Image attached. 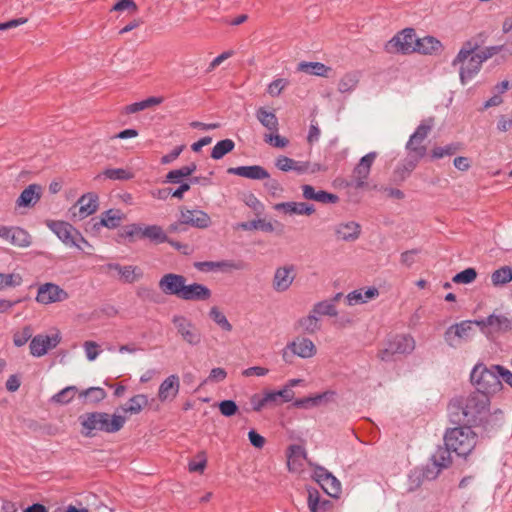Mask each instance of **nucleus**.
Here are the masks:
<instances>
[{
    "label": "nucleus",
    "instance_id": "6e6552de",
    "mask_svg": "<svg viewBox=\"0 0 512 512\" xmlns=\"http://www.w3.org/2000/svg\"><path fill=\"white\" fill-rule=\"evenodd\" d=\"M316 354L317 347L314 342L303 336H298L288 342L281 351L282 359L286 363H291L293 356H297L302 359H310Z\"/></svg>",
    "mask_w": 512,
    "mask_h": 512
},
{
    "label": "nucleus",
    "instance_id": "7ed1b4c3",
    "mask_svg": "<svg viewBox=\"0 0 512 512\" xmlns=\"http://www.w3.org/2000/svg\"><path fill=\"white\" fill-rule=\"evenodd\" d=\"M85 437H93L96 431L116 433L126 423V417L122 415H110L105 412L85 413L79 417Z\"/></svg>",
    "mask_w": 512,
    "mask_h": 512
},
{
    "label": "nucleus",
    "instance_id": "412c9836",
    "mask_svg": "<svg viewBox=\"0 0 512 512\" xmlns=\"http://www.w3.org/2000/svg\"><path fill=\"white\" fill-rule=\"evenodd\" d=\"M185 282L186 278L183 275L167 273L160 278L158 287L163 294L180 298Z\"/></svg>",
    "mask_w": 512,
    "mask_h": 512
},
{
    "label": "nucleus",
    "instance_id": "6ab92c4d",
    "mask_svg": "<svg viewBox=\"0 0 512 512\" xmlns=\"http://www.w3.org/2000/svg\"><path fill=\"white\" fill-rule=\"evenodd\" d=\"M180 386V377L177 374L167 376L158 387V401L161 403L173 402L179 394Z\"/></svg>",
    "mask_w": 512,
    "mask_h": 512
},
{
    "label": "nucleus",
    "instance_id": "423d86ee",
    "mask_svg": "<svg viewBox=\"0 0 512 512\" xmlns=\"http://www.w3.org/2000/svg\"><path fill=\"white\" fill-rule=\"evenodd\" d=\"M415 349V340L409 334H396L390 336L382 349L378 352L381 361L389 362L395 355L410 354Z\"/></svg>",
    "mask_w": 512,
    "mask_h": 512
},
{
    "label": "nucleus",
    "instance_id": "9b49d317",
    "mask_svg": "<svg viewBox=\"0 0 512 512\" xmlns=\"http://www.w3.org/2000/svg\"><path fill=\"white\" fill-rule=\"evenodd\" d=\"M172 323L181 339L190 346H198L202 342V334L196 325L184 315H174Z\"/></svg>",
    "mask_w": 512,
    "mask_h": 512
},
{
    "label": "nucleus",
    "instance_id": "680f3d73",
    "mask_svg": "<svg viewBox=\"0 0 512 512\" xmlns=\"http://www.w3.org/2000/svg\"><path fill=\"white\" fill-rule=\"evenodd\" d=\"M287 79L278 78L273 80L267 87V93L272 97H277L288 86Z\"/></svg>",
    "mask_w": 512,
    "mask_h": 512
},
{
    "label": "nucleus",
    "instance_id": "4c0bfd02",
    "mask_svg": "<svg viewBox=\"0 0 512 512\" xmlns=\"http://www.w3.org/2000/svg\"><path fill=\"white\" fill-rule=\"evenodd\" d=\"M256 118L269 131H278L279 122L276 115L273 112H269L265 108L260 107L256 111Z\"/></svg>",
    "mask_w": 512,
    "mask_h": 512
},
{
    "label": "nucleus",
    "instance_id": "9d476101",
    "mask_svg": "<svg viewBox=\"0 0 512 512\" xmlns=\"http://www.w3.org/2000/svg\"><path fill=\"white\" fill-rule=\"evenodd\" d=\"M416 34L414 29L405 28L385 44V51L390 54H411L415 52Z\"/></svg>",
    "mask_w": 512,
    "mask_h": 512
},
{
    "label": "nucleus",
    "instance_id": "3c124183",
    "mask_svg": "<svg viewBox=\"0 0 512 512\" xmlns=\"http://www.w3.org/2000/svg\"><path fill=\"white\" fill-rule=\"evenodd\" d=\"M433 124L434 122L432 118L423 120L416 128L415 132L410 136V144L412 145L415 139L424 141L432 130Z\"/></svg>",
    "mask_w": 512,
    "mask_h": 512
},
{
    "label": "nucleus",
    "instance_id": "09e8293b",
    "mask_svg": "<svg viewBox=\"0 0 512 512\" xmlns=\"http://www.w3.org/2000/svg\"><path fill=\"white\" fill-rule=\"evenodd\" d=\"M450 451L451 449H448V447L438 448L432 456L434 466L439 469L449 467L452 462Z\"/></svg>",
    "mask_w": 512,
    "mask_h": 512
},
{
    "label": "nucleus",
    "instance_id": "c9c22d12",
    "mask_svg": "<svg viewBox=\"0 0 512 512\" xmlns=\"http://www.w3.org/2000/svg\"><path fill=\"white\" fill-rule=\"evenodd\" d=\"M298 70L305 72L310 75L320 76V77H329L330 72L332 71L331 67L326 66L320 62H300L298 64Z\"/></svg>",
    "mask_w": 512,
    "mask_h": 512
},
{
    "label": "nucleus",
    "instance_id": "5701e85b",
    "mask_svg": "<svg viewBox=\"0 0 512 512\" xmlns=\"http://www.w3.org/2000/svg\"><path fill=\"white\" fill-rule=\"evenodd\" d=\"M424 141L415 139L412 145L410 139L406 143L405 149L407 151V158L404 167L408 172H411L419 163V161L426 155L427 149L423 144Z\"/></svg>",
    "mask_w": 512,
    "mask_h": 512
},
{
    "label": "nucleus",
    "instance_id": "7c9ffc66",
    "mask_svg": "<svg viewBox=\"0 0 512 512\" xmlns=\"http://www.w3.org/2000/svg\"><path fill=\"white\" fill-rule=\"evenodd\" d=\"M334 396H335V392L325 391V392L317 394L315 396L297 399L294 401L293 405L296 408L309 409V408H313V407H318L324 403L331 401Z\"/></svg>",
    "mask_w": 512,
    "mask_h": 512
},
{
    "label": "nucleus",
    "instance_id": "338daca9",
    "mask_svg": "<svg viewBox=\"0 0 512 512\" xmlns=\"http://www.w3.org/2000/svg\"><path fill=\"white\" fill-rule=\"evenodd\" d=\"M125 10L131 13H136L138 11V6L134 0H118L111 8V11L117 12H122Z\"/></svg>",
    "mask_w": 512,
    "mask_h": 512
},
{
    "label": "nucleus",
    "instance_id": "37998d69",
    "mask_svg": "<svg viewBox=\"0 0 512 512\" xmlns=\"http://www.w3.org/2000/svg\"><path fill=\"white\" fill-rule=\"evenodd\" d=\"M297 325L304 332L314 334L320 329L319 317L311 311L309 315L300 318Z\"/></svg>",
    "mask_w": 512,
    "mask_h": 512
},
{
    "label": "nucleus",
    "instance_id": "bf43d9fd",
    "mask_svg": "<svg viewBox=\"0 0 512 512\" xmlns=\"http://www.w3.org/2000/svg\"><path fill=\"white\" fill-rule=\"evenodd\" d=\"M369 172L361 168L358 164L353 170L352 174V185L356 188H362L366 185V181L369 176Z\"/></svg>",
    "mask_w": 512,
    "mask_h": 512
},
{
    "label": "nucleus",
    "instance_id": "f257e3e1",
    "mask_svg": "<svg viewBox=\"0 0 512 512\" xmlns=\"http://www.w3.org/2000/svg\"><path fill=\"white\" fill-rule=\"evenodd\" d=\"M448 412L453 423L486 427L492 416L490 398L481 392L455 397L448 405Z\"/></svg>",
    "mask_w": 512,
    "mask_h": 512
},
{
    "label": "nucleus",
    "instance_id": "79ce46f5",
    "mask_svg": "<svg viewBox=\"0 0 512 512\" xmlns=\"http://www.w3.org/2000/svg\"><path fill=\"white\" fill-rule=\"evenodd\" d=\"M142 237L156 243H164L168 241V237L163 228L159 225L143 226Z\"/></svg>",
    "mask_w": 512,
    "mask_h": 512
},
{
    "label": "nucleus",
    "instance_id": "f03ea898",
    "mask_svg": "<svg viewBox=\"0 0 512 512\" xmlns=\"http://www.w3.org/2000/svg\"><path fill=\"white\" fill-rule=\"evenodd\" d=\"M478 45L473 41H466L452 61V66H459L460 81L464 85L473 79L481 70L483 62L490 58L495 48L475 52Z\"/></svg>",
    "mask_w": 512,
    "mask_h": 512
},
{
    "label": "nucleus",
    "instance_id": "2eb2a0df",
    "mask_svg": "<svg viewBox=\"0 0 512 512\" xmlns=\"http://www.w3.org/2000/svg\"><path fill=\"white\" fill-rule=\"evenodd\" d=\"M68 297V293L57 284L45 283L38 287L36 301L43 305H49L65 301Z\"/></svg>",
    "mask_w": 512,
    "mask_h": 512
},
{
    "label": "nucleus",
    "instance_id": "aec40b11",
    "mask_svg": "<svg viewBox=\"0 0 512 512\" xmlns=\"http://www.w3.org/2000/svg\"><path fill=\"white\" fill-rule=\"evenodd\" d=\"M314 479L329 496L338 497L341 493L340 481L325 468L317 467L314 470Z\"/></svg>",
    "mask_w": 512,
    "mask_h": 512
},
{
    "label": "nucleus",
    "instance_id": "473e14b6",
    "mask_svg": "<svg viewBox=\"0 0 512 512\" xmlns=\"http://www.w3.org/2000/svg\"><path fill=\"white\" fill-rule=\"evenodd\" d=\"M195 267L202 272H216V271H229L237 270L240 265L233 261L222 260V261H203L195 263Z\"/></svg>",
    "mask_w": 512,
    "mask_h": 512
},
{
    "label": "nucleus",
    "instance_id": "f3484780",
    "mask_svg": "<svg viewBox=\"0 0 512 512\" xmlns=\"http://www.w3.org/2000/svg\"><path fill=\"white\" fill-rule=\"evenodd\" d=\"M475 321H462L450 326L445 332V341L451 347H456L460 340H468L472 336Z\"/></svg>",
    "mask_w": 512,
    "mask_h": 512
},
{
    "label": "nucleus",
    "instance_id": "864d4df0",
    "mask_svg": "<svg viewBox=\"0 0 512 512\" xmlns=\"http://www.w3.org/2000/svg\"><path fill=\"white\" fill-rule=\"evenodd\" d=\"M106 178L111 180H130L134 177V174L128 170L123 168H109L103 172Z\"/></svg>",
    "mask_w": 512,
    "mask_h": 512
},
{
    "label": "nucleus",
    "instance_id": "ea45409f",
    "mask_svg": "<svg viewBox=\"0 0 512 512\" xmlns=\"http://www.w3.org/2000/svg\"><path fill=\"white\" fill-rule=\"evenodd\" d=\"M197 169L195 163L183 166L179 169L171 170L166 175V181L169 183H181L182 179L192 175Z\"/></svg>",
    "mask_w": 512,
    "mask_h": 512
},
{
    "label": "nucleus",
    "instance_id": "ddd939ff",
    "mask_svg": "<svg viewBox=\"0 0 512 512\" xmlns=\"http://www.w3.org/2000/svg\"><path fill=\"white\" fill-rule=\"evenodd\" d=\"M99 208V197L96 193L89 192L83 194L76 205L69 209L71 219L83 220L93 215Z\"/></svg>",
    "mask_w": 512,
    "mask_h": 512
},
{
    "label": "nucleus",
    "instance_id": "e2e57ef3",
    "mask_svg": "<svg viewBox=\"0 0 512 512\" xmlns=\"http://www.w3.org/2000/svg\"><path fill=\"white\" fill-rule=\"evenodd\" d=\"M207 465V458L204 452L197 454L195 459L189 462L188 468L190 472L203 473Z\"/></svg>",
    "mask_w": 512,
    "mask_h": 512
},
{
    "label": "nucleus",
    "instance_id": "c85d7f7f",
    "mask_svg": "<svg viewBox=\"0 0 512 512\" xmlns=\"http://www.w3.org/2000/svg\"><path fill=\"white\" fill-rule=\"evenodd\" d=\"M334 233L338 240L352 242L359 238L361 227L355 221L342 222L334 227Z\"/></svg>",
    "mask_w": 512,
    "mask_h": 512
},
{
    "label": "nucleus",
    "instance_id": "f704fd0d",
    "mask_svg": "<svg viewBox=\"0 0 512 512\" xmlns=\"http://www.w3.org/2000/svg\"><path fill=\"white\" fill-rule=\"evenodd\" d=\"M109 268L117 271L118 274L128 283H133L143 276L141 269L132 265L121 266L119 264H110Z\"/></svg>",
    "mask_w": 512,
    "mask_h": 512
},
{
    "label": "nucleus",
    "instance_id": "58836bf2",
    "mask_svg": "<svg viewBox=\"0 0 512 512\" xmlns=\"http://www.w3.org/2000/svg\"><path fill=\"white\" fill-rule=\"evenodd\" d=\"M209 318L224 332H231L233 329L232 324L227 319L224 312L217 306H212L208 312Z\"/></svg>",
    "mask_w": 512,
    "mask_h": 512
},
{
    "label": "nucleus",
    "instance_id": "39448f33",
    "mask_svg": "<svg viewBox=\"0 0 512 512\" xmlns=\"http://www.w3.org/2000/svg\"><path fill=\"white\" fill-rule=\"evenodd\" d=\"M470 379L477 389L475 392H481L487 396L489 394H496L503 388L495 365L488 368L482 363L476 364L471 372Z\"/></svg>",
    "mask_w": 512,
    "mask_h": 512
},
{
    "label": "nucleus",
    "instance_id": "8fccbe9b",
    "mask_svg": "<svg viewBox=\"0 0 512 512\" xmlns=\"http://www.w3.org/2000/svg\"><path fill=\"white\" fill-rule=\"evenodd\" d=\"M312 312H314V314H316L318 317L319 316L334 317V316H337V314H338L336 305L333 303V301H329V300H323V301L316 303L312 308Z\"/></svg>",
    "mask_w": 512,
    "mask_h": 512
},
{
    "label": "nucleus",
    "instance_id": "cd10ccee",
    "mask_svg": "<svg viewBox=\"0 0 512 512\" xmlns=\"http://www.w3.org/2000/svg\"><path fill=\"white\" fill-rule=\"evenodd\" d=\"M306 462V451L300 445H291L287 454V466L290 472L301 473Z\"/></svg>",
    "mask_w": 512,
    "mask_h": 512
},
{
    "label": "nucleus",
    "instance_id": "4468645a",
    "mask_svg": "<svg viewBox=\"0 0 512 512\" xmlns=\"http://www.w3.org/2000/svg\"><path fill=\"white\" fill-rule=\"evenodd\" d=\"M61 341V334L56 330L52 335L38 334L34 336L29 344L30 354L34 357H42L49 350L55 348Z\"/></svg>",
    "mask_w": 512,
    "mask_h": 512
},
{
    "label": "nucleus",
    "instance_id": "49530a36",
    "mask_svg": "<svg viewBox=\"0 0 512 512\" xmlns=\"http://www.w3.org/2000/svg\"><path fill=\"white\" fill-rule=\"evenodd\" d=\"M512 281V268L503 266L491 274V282L495 287L503 286Z\"/></svg>",
    "mask_w": 512,
    "mask_h": 512
},
{
    "label": "nucleus",
    "instance_id": "e433bc0d",
    "mask_svg": "<svg viewBox=\"0 0 512 512\" xmlns=\"http://www.w3.org/2000/svg\"><path fill=\"white\" fill-rule=\"evenodd\" d=\"M148 403L149 399L146 394H137L128 400L126 405L122 407V411L132 415L139 414Z\"/></svg>",
    "mask_w": 512,
    "mask_h": 512
},
{
    "label": "nucleus",
    "instance_id": "4d7b16f0",
    "mask_svg": "<svg viewBox=\"0 0 512 512\" xmlns=\"http://www.w3.org/2000/svg\"><path fill=\"white\" fill-rule=\"evenodd\" d=\"M459 149L457 144H448L443 147H435L431 150V158L432 159H441L445 156L454 155Z\"/></svg>",
    "mask_w": 512,
    "mask_h": 512
},
{
    "label": "nucleus",
    "instance_id": "052dcab7",
    "mask_svg": "<svg viewBox=\"0 0 512 512\" xmlns=\"http://www.w3.org/2000/svg\"><path fill=\"white\" fill-rule=\"evenodd\" d=\"M81 396L86 397L91 403H98L106 397V392L100 387H91L81 393Z\"/></svg>",
    "mask_w": 512,
    "mask_h": 512
},
{
    "label": "nucleus",
    "instance_id": "6e6d98bb",
    "mask_svg": "<svg viewBox=\"0 0 512 512\" xmlns=\"http://www.w3.org/2000/svg\"><path fill=\"white\" fill-rule=\"evenodd\" d=\"M477 278V272L474 268H467L453 277V282L457 284H470Z\"/></svg>",
    "mask_w": 512,
    "mask_h": 512
},
{
    "label": "nucleus",
    "instance_id": "a19ab883",
    "mask_svg": "<svg viewBox=\"0 0 512 512\" xmlns=\"http://www.w3.org/2000/svg\"><path fill=\"white\" fill-rule=\"evenodd\" d=\"M359 83L358 72H348L344 74L338 82V91L340 93H350L355 90Z\"/></svg>",
    "mask_w": 512,
    "mask_h": 512
},
{
    "label": "nucleus",
    "instance_id": "20e7f679",
    "mask_svg": "<svg viewBox=\"0 0 512 512\" xmlns=\"http://www.w3.org/2000/svg\"><path fill=\"white\" fill-rule=\"evenodd\" d=\"M445 445L458 456L466 458L475 449L478 435L471 427L459 426L447 430L444 436Z\"/></svg>",
    "mask_w": 512,
    "mask_h": 512
},
{
    "label": "nucleus",
    "instance_id": "c756f323",
    "mask_svg": "<svg viewBox=\"0 0 512 512\" xmlns=\"http://www.w3.org/2000/svg\"><path fill=\"white\" fill-rule=\"evenodd\" d=\"M227 172L232 175H237L240 177L253 180H262L269 178L268 171L259 165L231 167L228 168Z\"/></svg>",
    "mask_w": 512,
    "mask_h": 512
},
{
    "label": "nucleus",
    "instance_id": "a18cd8bd",
    "mask_svg": "<svg viewBox=\"0 0 512 512\" xmlns=\"http://www.w3.org/2000/svg\"><path fill=\"white\" fill-rule=\"evenodd\" d=\"M329 505V501L320 499L319 492L316 489L308 490V507L311 512L325 511Z\"/></svg>",
    "mask_w": 512,
    "mask_h": 512
},
{
    "label": "nucleus",
    "instance_id": "1a4fd4ad",
    "mask_svg": "<svg viewBox=\"0 0 512 512\" xmlns=\"http://www.w3.org/2000/svg\"><path fill=\"white\" fill-rule=\"evenodd\" d=\"M475 325L488 338H493L494 336L496 337L511 331L512 319L502 313H493L484 319L475 320Z\"/></svg>",
    "mask_w": 512,
    "mask_h": 512
},
{
    "label": "nucleus",
    "instance_id": "a878e982",
    "mask_svg": "<svg viewBox=\"0 0 512 512\" xmlns=\"http://www.w3.org/2000/svg\"><path fill=\"white\" fill-rule=\"evenodd\" d=\"M210 297L211 290L207 286L200 283L186 284L185 282L179 299L185 301H206Z\"/></svg>",
    "mask_w": 512,
    "mask_h": 512
},
{
    "label": "nucleus",
    "instance_id": "a211bd4d",
    "mask_svg": "<svg viewBox=\"0 0 512 512\" xmlns=\"http://www.w3.org/2000/svg\"><path fill=\"white\" fill-rule=\"evenodd\" d=\"M180 224L198 229H206L211 226V217L203 210L182 208L180 210Z\"/></svg>",
    "mask_w": 512,
    "mask_h": 512
},
{
    "label": "nucleus",
    "instance_id": "b1692460",
    "mask_svg": "<svg viewBox=\"0 0 512 512\" xmlns=\"http://www.w3.org/2000/svg\"><path fill=\"white\" fill-rule=\"evenodd\" d=\"M379 294V290L376 287L355 289L345 296V303L348 306L366 304L376 299Z\"/></svg>",
    "mask_w": 512,
    "mask_h": 512
},
{
    "label": "nucleus",
    "instance_id": "bb28decb",
    "mask_svg": "<svg viewBox=\"0 0 512 512\" xmlns=\"http://www.w3.org/2000/svg\"><path fill=\"white\" fill-rule=\"evenodd\" d=\"M126 219V215L119 209H109L104 211L99 221L95 222L93 227L100 230L102 227L116 229Z\"/></svg>",
    "mask_w": 512,
    "mask_h": 512
},
{
    "label": "nucleus",
    "instance_id": "f8f14e48",
    "mask_svg": "<svg viewBox=\"0 0 512 512\" xmlns=\"http://www.w3.org/2000/svg\"><path fill=\"white\" fill-rule=\"evenodd\" d=\"M296 275V266L294 264L286 263L276 267L271 281L273 290L277 293L288 291L293 285Z\"/></svg>",
    "mask_w": 512,
    "mask_h": 512
},
{
    "label": "nucleus",
    "instance_id": "4be33fe9",
    "mask_svg": "<svg viewBox=\"0 0 512 512\" xmlns=\"http://www.w3.org/2000/svg\"><path fill=\"white\" fill-rule=\"evenodd\" d=\"M275 166L283 172L295 171L299 174L307 172L315 173L321 170V166L319 164H314L310 167L308 162L295 161L287 156L278 157L275 161Z\"/></svg>",
    "mask_w": 512,
    "mask_h": 512
},
{
    "label": "nucleus",
    "instance_id": "13d9d810",
    "mask_svg": "<svg viewBox=\"0 0 512 512\" xmlns=\"http://www.w3.org/2000/svg\"><path fill=\"white\" fill-rule=\"evenodd\" d=\"M32 338V328L25 326L22 330L13 334V343L16 347H22Z\"/></svg>",
    "mask_w": 512,
    "mask_h": 512
},
{
    "label": "nucleus",
    "instance_id": "2f4dec72",
    "mask_svg": "<svg viewBox=\"0 0 512 512\" xmlns=\"http://www.w3.org/2000/svg\"><path fill=\"white\" fill-rule=\"evenodd\" d=\"M41 197V186L37 184H30L26 187L16 200L18 207H32Z\"/></svg>",
    "mask_w": 512,
    "mask_h": 512
},
{
    "label": "nucleus",
    "instance_id": "de8ad7c7",
    "mask_svg": "<svg viewBox=\"0 0 512 512\" xmlns=\"http://www.w3.org/2000/svg\"><path fill=\"white\" fill-rule=\"evenodd\" d=\"M235 147V143L231 139H224L216 143L211 151V158L219 160L226 154L230 153Z\"/></svg>",
    "mask_w": 512,
    "mask_h": 512
},
{
    "label": "nucleus",
    "instance_id": "69168bd1",
    "mask_svg": "<svg viewBox=\"0 0 512 512\" xmlns=\"http://www.w3.org/2000/svg\"><path fill=\"white\" fill-rule=\"evenodd\" d=\"M220 413L225 417H231L238 411V406L233 400H224L218 404Z\"/></svg>",
    "mask_w": 512,
    "mask_h": 512
},
{
    "label": "nucleus",
    "instance_id": "774afa93",
    "mask_svg": "<svg viewBox=\"0 0 512 512\" xmlns=\"http://www.w3.org/2000/svg\"><path fill=\"white\" fill-rule=\"evenodd\" d=\"M226 377H227L226 370L224 368L217 367V368H213L210 371L209 376L206 379V382L219 383V382L224 381L226 379Z\"/></svg>",
    "mask_w": 512,
    "mask_h": 512
},
{
    "label": "nucleus",
    "instance_id": "0e129e2a",
    "mask_svg": "<svg viewBox=\"0 0 512 512\" xmlns=\"http://www.w3.org/2000/svg\"><path fill=\"white\" fill-rule=\"evenodd\" d=\"M83 349L86 355V358L89 361H94L101 353V348L98 343L95 341H85L83 343Z\"/></svg>",
    "mask_w": 512,
    "mask_h": 512
},
{
    "label": "nucleus",
    "instance_id": "c03bdc74",
    "mask_svg": "<svg viewBox=\"0 0 512 512\" xmlns=\"http://www.w3.org/2000/svg\"><path fill=\"white\" fill-rule=\"evenodd\" d=\"M143 226L141 224L132 223L122 227L118 233V237L123 240H129L130 242L136 239H142Z\"/></svg>",
    "mask_w": 512,
    "mask_h": 512
},
{
    "label": "nucleus",
    "instance_id": "0eeeda50",
    "mask_svg": "<svg viewBox=\"0 0 512 512\" xmlns=\"http://www.w3.org/2000/svg\"><path fill=\"white\" fill-rule=\"evenodd\" d=\"M46 226L65 246L83 251L81 243H86V239L72 224L62 220H47Z\"/></svg>",
    "mask_w": 512,
    "mask_h": 512
},
{
    "label": "nucleus",
    "instance_id": "5fc2aeb1",
    "mask_svg": "<svg viewBox=\"0 0 512 512\" xmlns=\"http://www.w3.org/2000/svg\"><path fill=\"white\" fill-rule=\"evenodd\" d=\"M76 391L77 389L75 386L65 387L60 392L55 394L52 397V400L59 404H68L75 397Z\"/></svg>",
    "mask_w": 512,
    "mask_h": 512
},
{
    "label": "nucleus",
    "instance_id": "393cba45",
    "mask_svg": "<svg viewBox=\"0 0 512 512\" xmlns=\"http://www.w3.org/2000/svg\"><path fill=\"white\" fill-rule=\"evenodd\" d=\"M273 209L285 215H306L310 216L315 212V207L305 202H282L273 206Z\"/></svg>",
    "mask_w": 512,
    "mask_h": 512
},
{
    "label": "nucleus",
    "instance_id": "dca6fc26",
    "mask_svg": "<svg viewBox=\"0 0 512 512\" xmlns=\"http://www.w3.org/2000/svg\"><path fill=\"white\" fill-rule=\"evenodd\" d=\"M0 238L9 242L11 245L26 248L32 243L31 235L20 227L15 226H0Z\"/></svg>",
    "mask_w": 512,
    "mask_h": 512
},
{
    "label": "nucleus",
    "instance_id": "603ef678",
    "mask_svg": "<svg viewBox=\"0 0 512 512\" xmlns=\"http://www.w3.org/2000/svg\"><path fill=\"white\" fill-rule=\"evenodd\" d=\"M22 281V276L18 273H0V290L20 286Z\"/></svg>",
    "mask_w": 512,
    "mask_h": 512
},
{
    "label": "nucleus",
    "instance_id": "72a5a7b5",
    "mask_svg": "<svg viewBox=\"0 0 512 512\" xmlns=\"http://www.w3.org/2000/svg\"><path fill=\"white\" fill-rule=\"evenodd\" d=\"M443 48L442 43L433 36H425L423 38H417L415 52L431 55L441 51Z\"/></svg>",
    "mask_w": 512,
    "mask_h": 512
}]
</instances>
